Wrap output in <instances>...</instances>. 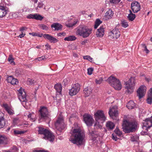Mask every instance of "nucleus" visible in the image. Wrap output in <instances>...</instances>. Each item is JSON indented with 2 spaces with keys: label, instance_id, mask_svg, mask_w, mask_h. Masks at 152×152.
Segmentation results:
<instances>
[{
  "label": "nucleus",
  "instance_id": "1",
  "mask_svg": "<svg viewBox=\"0 0 152 152\" xmlns=\"http://www.w3.org/2000/svg\"><path fill=\"white\" fill-rule=\"evenodd\" d=\"M85 136L84 133L79 129H74L71 133L69 140L74 144L81 145L83 143Z\"/></svg>",
  "mask_w": 152,
  "mask_h": 152
},
{
  "label": "nucleus",
  "instance_id": "2",
  "mask_svg": "<svg viewBox=\"0 0 152 152\" xmlns=\"http://www.w3.org/2000/svg\"><path fill=\"white\" fill-rule=\"evenodd\" d=\"M137 123L135 121L124 120L122 124L123 131L125 133H129L135 131L137 128Z\"/></svg>",
  "mask_w": 152,
  "mask_h": 152
},
{
  "label": "nucleus",
  "instance_id": "3",
  "mask_svg": "<svg viewBox=\"0 0 152 152\" xmlns=\"http://www.w3.org/2000/svg\"><path fill=\"white\" fill-rule=\"evenodd\" d=\"M38 132L39 134L43 135V139L51 142L54 141L55 136L51 131L42 127H39Z\"/></svg>",
  "mask_w": 152,
  "mask_h": 152
},
{
  "label": "nucleus",
  "instance_id": "4",
  "mask_svg": "<svg viewBox=\"0 0 152 152\" xmlns=\"http://www.w3.org/2000/svg\"><path fill=\"white\" fill-rule=\"evenodd\" d=\"M76 30L77 35L84 38L89 36L92 33V29L85 25H80L76 28Z\"/></svg>",
  "mask_w": 152,
  "mask_h": 152
},
{
  "label": "nucleus",
  "instance_id": "5",
  "mask_svg": "<svg viewBox=\"0 0 152 152\" xmlns=\"http://www.w3.org/2000/svg\"><path fill=\"white\" fill-rule=\"evenodd\" d=\"M18 98L20 101L22 102L23 106L28 108L30 107V104L29 102H27L26 99V93L24 90L20 88L18 91Z\"/></svg>",
  "mask_w": 152,
  "mask_h": 152
},
{
  "label": "nucleus",
  "instance_id": "6",
  "mask_svg": "<svg viewBox=\"0 0 152 152\" xmlns=\"http://www.w3.org/2000/svg\"><path fill=\"white\" fill-rule=\"evenodd\" d=\"M107 80L110 85L115 89L119 90L121 89L122 86L121 83L115 77L112 75L108 78Z\"/></svg>",
  "mask_w": 152,
  "mask_h": 152
},
{
  "label": "nucleus",
  "instance_id": "7",
  "mask_svg": "<svg viewBox=\"0 0 152 152\" xmlns=\"http://www.w3.org/2000/svg\"><path fill=\"white\" fill-rule=\"evenodd\" d=\"M135 77H131L125 83V88L129 93H131L133 91V87L135 85Z\"/></svg>",
  "mask_w": 152,
  "mask_h": 152
},
{
  "label": "nucleus",
  "instance_id": "8",
  "mask_svg": "<svg viewBox=\"0 0 152 152\" xmlns=\"http://www.w3.org/2000/svg\"><path fill=\"white\" fill-rule=\"evenodd\" d=\"M39 117L40 119L45 120L48 118V111L47 108L41 106L39 110Z\"/></svg>",
  "mask_w": 152,
  "mask_h": 152
},
{
  "label": "nucleus",
  "instance_id": "9",
  "mask_svg": "<svg viewBox=\"0 0 152 152\" xmlns=\"http://www.w3.org/2000/svg\"><path fill=\"white\" fill-rule=\"evenodd\" d=\"M55 125L56 128L58 130L61 131L64 129L66 126V125L64 123L63 118L60 117L58 118L55 123Z\"/></svg>",
  "mask_w": 152,
  "mask_h": 152
},
{
  "label": "nucleus",
  "instance_id": "10",
  "mask_svg": "<svg viewBox=\"0 0 152 152\" xmlns=\"http://www.w3.org/2000/svg\"><path fill=\"white\" fill-rule=\"evenodd\" d=\"M83 121L88 126H91L94 122L92 116L88 114H85L83 115Z\"/></svg>",
  "mask_w": 152,
  "mask_h": 152
},
{
  "label": "nucleus",
  "instance_id": "11",
  "mask_svg": "<svg viewBox=\"0 0 152 152\" xmlns=\"http://www.w3.org/2000/svg\"><path fill=\"white\" fill-rule=\"evenodd\" d=\"M94 117L96 120L97 121L99 120L102 121V122L106 120V118L104 115L103 111L99 110L94 114Z\"/></svg>",
  "mask_w": 152,
  "mask_h": 152
},
{
  "label": "nucleus",
  "instance_id": "12",
  "mask_svg": "<svg viewBox=\"0 0 152 152\" xmlns=\"http://www.w3.org/2000/svg\"><path fill=\"white\" fill-rule=\"evenodd\" d=\"M80 86L79 84L77 83L73 85L71 89L69 90V94L71 96L76 95L80 91Z\"/></svg>",
  "mask_w": 152,
  "mask_h": 152
},
{
  "label": "nucleus",
  "instance_id": "13",
  "mask_svg": "<svg viewBox=\"0 0 152 152\" xmlns=\"http://www.w3.org/2000/svg\"><path fill=\"white\" fill-rule=\"evenodd\" d=\"M152 126V116L147 118L143 120V122L142 128L143 129H145L147 131L148 129H149Z\"/></svg>",
  "mask_w": 152,
  "mask_h": 152
},
{
  "label": "nucleus",
  "instance_id": "14",
  "mask_svg": "<svg viewBox=\"0 0 152 152\" xmlns=\"http://www.w3.org/2000/svg\"><path fill=\"white\" fill-rule=\"evenodd\" d=\"M88 131L89 134V136L92 137L91 139L93 141H94L96 140L97 141L99 139L98 137L100 136L99 131H96L94 129L93 131H91L89 130Z\"/></svg>",
  "mask_w": 152,
  "mask_h": 152
},
{
  "label": "nucleus",
  "instance_id": "15",
  "mask_svg": "<svg viewBox=\"0 0 152 152\" xmlns=\"http://www.w3.org/2000/svg\"><path fill=\"white\" fill-rule=\"evenodd\" d=\"M146 87L144 86H142L140 87L137 91V96L139 99L142 98L145 94Z\"/></svg>",
  "mask_w": 152,
  "mask_h": 152
},
{
  "label": "nucleus",
  "instance_id": "16",
  "mask_svg": "<svg viewBox=\"0 0 152 152\" xmlns=\"http://www.w3.org/2000/svg\"><path fill=\"white\" fill-rule=\"evenodd\" d=\"M110 36L111 38L116 39L120 37V32L117 28H115L109 33Z\"/></svg>",
  "mask_w": 152,
  "mask_h": 152
},
{
  "label": "nucleus",
  "instance_id": "17",
  "mask_svg": "<svg viewBox=\"0 0 152 152\" xmlns=\"http://www.w3.org/2000/svg\"><path fill=\"white\" fill-rule=\"evenodd\" d=\"M131 7L133 12L134 13L138 12L140 10L141 8L140 4L137 1H136L132 3Z\"/></svg>",
  "mask_w": 152,
  "mask_h": 152
},
{
  "label": "nucleus",
  "instance_id": "18",
  "mask_svg": "<svg viewBox=\"0 0 152 152\" xmlns=\"http://www.w3.org/2000/svg\"><path fill=\"white\" fill-rule=\"evenodd\" d=\"M109 114L111 118H113V117H116L118 115L117 107L116 106H113L110 108Z\"/></svg>",
  "mask_w": 152,
  "mask_h": 152
},
{
  "label": "nucleus",
  "instance_id": "19",
  "mask_svg": "<svg viewBox=\"0 0 152 152\" xmlns=\"http://www.w3.org/2000/svg\"><path fill=\"white\" fill-rule=\"evenodd\" d=\"M43 37L45 39H48L51 42L55 43L58 41V40L49 34H44Z\"/></svg>",
  "mask_w": 152,
  "mask_h": 152
},
{
  "label": "nucleus",
  "instance_id": "20",
  "mask_svg": "<svg viewBox=\"0 0 152 152\" xmlns=\"http://www.w3.org/2000/svg\"><path fill=\"white\" fill-rule=\"evenodd\" d=\"M7 8L5 6L0 4V18L4 16L7 13Z\"/></svg>",
  "mask_w": 152,
  "mask_h": 152
},
{
  "label": "nucleus",
  "instance_id": "21",
  "mask_svg": "<svg viewBox=\"0 0 152 152\" xmlns=\"http://www.w3.org/2000/svg\"><path fill=\"white\" fill-rule=\"evenodd\" d=\"M51 27L54 30L58 31L62 29V26L58 23H54L51 25Z\"/></svg>",
  "mask_w": 152,
  "mask_h": 152
},
{
  "label": "nucleus",
  "instance_id": "22",
  "mask_svg": "<svg viewBox=\"0 0 152 152\" xmlns=\"http://www.w3.org/2000/svg\"><path fill=\"white\" fill-rule=\"evenodd\" d=\"M104 34V29L103 26H100V28L97 30L96 35L97 37L102 36Z\"/></svg>",
  "mask_w": 152,
  "mask_h": 152
},
{
  "label": "nucleus",
  "instance_id": "23",
  "mask_svg": "<svg viewBox=\"0 0 152 152\" xmlns=\"http://www.w3.org/2000/svg\"><path fill=\"white\" fill-rule=\"evenodd\" d=\"M152 88H150L148 92V97L147 99V103L149 104H152Z\"/></svg>",
  "mask_w": 152,
  "mask_h": 152
},
{
  "label": "nucleus",
  "instance_id": "24",
  "mask_svg": "<svg viewBox=\"0 0 152 152\" xmlns=\"http://www.w3.org/2000/svg\"><path fill=\"white\" fill-rule=\"evenodd\" d=\"M3 107L10 115H12L14 114V112L13 110L8 106L7 104H4Z\"/></svg>",
  "mask_w": 152,
  "mask_h": 152
},
{
  "label": "nucleus",
  "instance_id": "25",
  "mask_svg": "<svg viewBox=\"0 0 152 152\" xmlns=\"http://www.w3.org/2000/svg\"><path fill=\"white\" fill-rule=\"evenodd\" d=\"M113 15V12L112 11L111 9H109V10L105 13V17L106 18V19H109L112 18Z\"/></svg>",
  "mask_w": 152,
  "mask_h": 152
},
{
  "label": "nucleus",
  "instance_id": "26",
  "mask_svg": "<svg viewBox=\"0 0 152 152\" xmlns=\"http://www.w3.org/2000/svg\"><path fill=\"white\" fill-rule=\"evenodd\" d=\"M92 91V89L90 86L85 88L83 90L86 96H89L91 94Z\"/></svg>",
  "mask_w": 152,
  "mask_h": 152
},
{
  "label": "nucleus",
  "instance_id": "27",
  "mask_svg": "<svg viewBox=\"0 0 152 152\" xmlns=\"http://www.w3.org/2000/svg\"><path fill=\"white\" fill-rule=\"evenodd\" d=\"M106 126L109 130H112L114 128L115 125L113 122L108 121L106 123Z\"/></svg>",
  "mask_w": 152,
  "mask_h": 152
},
{
  "label": "nucleus",
  "instance_id": "28",
  "mask_svg": "<svg viewBox=\"0 0 152 152\" xmlns=\"http://www.w3.org/2000/svg\"><path fill=\"white\" fill-rule=\"evenodd\" d=\"M54 88L57 92L60 94H61L62 89V86L61 84H56L54 86Z\"/></svg>",
  "mask_w": 152,
  "mask_h": 152
},
{
  "label": "nucleus",
  "instance_id": "29",
  "mask_svg": "<svg viewBox=\"0 0 152 152\" xmlns=\"http://www.w3.org/2000/svg\"><path fill=\"white\" fill-rule=\"evenodd\" d=\"M135 106V103L132 100L130 101L127 104V107L129 109H132L134 108Z\"/></svg>",
  "mask_w": 152,
  "mask_h": 152
},
{
  "label": "nucleus",
  "instance_id": "30",
  "mask_svg": "<svg viewBox=\"0 0 152 152\" xmlns=\"http://www.w3.org/2000/svg\"><path fill=\"white\" fill-rule=\"evenodd\" d=\"M130 13L127 16L129 20L131 21H133L136 17L135 15L133 14L131 10L129 11Z\"/></svg>",
  "mask_w": 152,
  "mask_h": 152
},
{
  "label": "nucleus",
  "instance_id": "31",
  "mask_svg": "<svg viewBox=\"0 0 152 152\" xmlns=\"http://www.w3.org/2000/svg\"><path fill=\"white\" fill-rule=\"evenodd\" d=\"M6 121L3 117H0V129L3 128L5 126Z\"/></svg>",
  "mask_w": 152,
  "mask_h": 152
},
{
  "label": "nucleus",
  "instance_id": "32",
  "mask_svg": "<svg viewBox=\"0 0 152 152\" xmlns=\"http://www.w3.org/2000/svg\"><path fill=\"white\" fill-rule=\"evenodd\" d=\"M19 149L16 146H13L6 152H18Z\"/></svg>",
  "mask_w": 152,
  "mask_h": 152
},
{
  "label": "nucleus",
  "instance_id": "33",
  "mask_svg": "<svg viewBox=\"0 0 152 152\" xmlns=\"http://www.w3.org/2000/svg\"><path fill=\"white\" fill-rule=\"evenodd\" d=\"M77 38L74 36H69L68 37L65 38L64 39L65 41H72L75 40Z\"/></svg>",
  "mask_w": 152,
  "mask_h": 152
},
{
  "label": "nucleus",
  "instance_id": "34",
  "mask_svg": "<svg viewBox=\"0 0 152 152\" xmlns=\"http://www.w3.org/2000/svg\"><path fill=\"white\" fill-rule=\"evenodd\" d=\"M102 23V21L100 20L99 19H97L95 22V24L94 26V28H97Z\"/></svg>",
  "mask_w": 152,
  "mask_h": 152
},
{
  "label": "nucleus",
  "instance_id": "35",
  "mask_svg": "<svg viewBox=\"0 0 152 152\" xmlns=\"http://www.w3.org/2000/svg\"><path fill=\"white\" fill-rule=\"evenodd\" d=\"M102 127V126L99 124V122L97 121L95 123L94 125V130H96V129H99L100 130Z\"/></svg>",
  "mask_w": 152,
  "mask_h": 152
},
{
  "label": "nucleus",
  "instance_id": "36",
  "mask_svg": "<svg viewBox=\"0 0 152 152\" xmlns=\"http://www.w3.org/2000/svg\"><path fill=\"white\" fill-rule=\"evenodd\" d=\"M114 132L116 135H117L119 137L121 136L122 134V132H121L118 128H116L114 130Z\"/></svg>",
  "mask_w": 152,
  "mask_h": 152
},
{
  "label": "nucleus",
  "instance_id": "37",
  "mask_svg": "<svg viewBox=\"0 0 152 152\" xmlns=\"http://www.w3.org/2000/svg\"><path fill=\"white\" fill-rule=\"evenodd\" d=\"M26 132V131L18 130H14V133L15 135L21 134H23L24 133H25Z\"/></svg>",
  "mask_w": 152,
  "mask_h": 152
},
{
  "label": "nucleus",
  "instance_id": "38",
  "mask_svg": "<svg viewBox=\"0 0 152 152\" xmlns=\"http://www.w3.org/2000/svg\"><path fill=\"white\" fill-rule=\"evenodd\" d=\"M43 18L41 15H38L37 14H35L34 19L37 20H41Z\"/></svg>",
  "mask_w": 152,
  "mask_h": 152
},
{
  "label": "nucleus",
  "instance_id": "39",
  "mask_svg": "<svg viewBox=\"0 0 152 152\" xmlns=\"http://www.w3.org/2000/svg\"><path fill=\"white\" fill-rule=\"evenodd\" d=\"M29 34L32 35L33 36H37L39 37H42V34L37 33H30Z\"/></svg>",
  "mask_w": 152,
  "mask_h": 152
},
{
  "label": "nucleus",
  "instance_id": "40",
  "mask_svg": "<svg viewBox=\"0 0 152 152\" xmlns=\"http://www.w3.org/2000/svg\"><path fill=\"white\" fill-rule=\"evenodd\" d=\"M39 26L40 28H41L43 30H47L48 29V26L44 24H40L39 25Z\"/></svg>",
  "mask_w": 152,
  "mask_h": 152
},
{
  "label": "nucleus",
  "instance_id": "41",
  "mask_svg": "<svg viewBox=\"0 0 152 152\" xmlns=\"http://www.w3.org/2000/svg\"><path fill=\"white\" fill-rule=\"evenodd\" d=\"M121 24L122 26L124 28H126L128 26L127 22L125 20L121 21Z\"/></svg>",
  "mask_w": 152,
  "mask_h": 152
},
{
  "label": "nucleus",
  "instance_id": "42",
  "mask_svg": "<svg viewBox=\"0 0 152 152\" xmlns=\"http://www.w3.org/2000/svg\"><path fill=\"white\" fill-rule=\"evenodd\" d=\"M77 21H75L73 23H69L66 24V26L69 27H72L77 23Z\"/></svg>",
  "mask_w": 152,
  "mask_h": 152
},
{
  "label": "nucleus",
  "instance_id": "43",
  "mask_svg": "<svg viewBox=\"0 0 152 152\" xmlns=\"http://www.w3.org/2000/svg\"><path fill=\"white\" fill-rule=\"evenodd\" d=\"M83 58L84 59L87 60L92 62L93 61V58L89 56H83Z\"/></svg>",
  "mask_w": 152,
  "mask_h": 152
},
{
  "label": "nucleus",
  "instance_id": "44",
  "mask_svg": "<svg viewBox=\"0 0 152 152\" xmlns=\"http://www.w3.org/2000/svg\"><path fill=\"white\" fill-rule=\"evenodd\" d=\"M131 139L132 141H137L139 139V137L137 135L132 136L131 137Z\"/></svg>",
  "mask_w": 152,
  "mask_h": 152
},
{
  "label": "nucleus",
  "instance_id": "45",
  "mask_svg": "<svg viewBox=\"0 0 152 152\" xmlns=\"http://www.w3.org/2000/svg\"><path fill=\"white\" fill-rule=\"evenodd\" d=\"M103 80V78L102 77H100L98 79H96L95 82L97 84H101Z\"/></svg>",
  "mask_w": 152,
  "mask_h": 152
},
{
  "label": "nucleus",
  "instance_id": "46",
  "mask_svg": "<svg viewBox=\"0 0 152 152\" xmlns=\"http://www.w3.org/2000/svg\"><path fill=\"white\" fill-rule=\"evenodd\" d=\"M5 139L4 136L0 135V144H2L4 142Z\"/></svg>",
  "mask_w": 152,
  "mask_h": 152
},
{
  "label": "nucleus",
  "instance_id": "47",
  "mask_svg": "<svg viewBox=\"0 0 152 152\" xmlns=\"http://www.w3.org/2000/svg\"><path fill=\"white\" fill-rule=\"evenodd\" d=\"M18 83V80L16 79L13 78L12 80L11 81V83L12 85H15Z\"/></svg>",
  "mask_w": 152,
  "mask_h": 152
},
{
  "label": "nucleus",
  "instance_id": "48",
  "mask_svg": "<svg viewBox=\"0 0 152 152\" xmlns=\"http://www.w3.org/2000/svg\"><path fill=\"white\" fill-rule=\"evenodd\" d=\"M121 0H110V2L111 3L116 4L119 2Z\"/></svg>",
  "mask_w": 152,
  "mask_h": 152
},
{
  "label": "nucleus",
  "instance_id": "49",
  "mask_svg": "<svg viewBox=\"0 0 152 152\" xmlns=\"http://www.w3.org/2000/svg\"><path fill=\"white\" fill-rule=\"evenodd\" d=\"M93 69L92 68H88V73L89 75H91L93 71Z\"/></svg>",
  "mask_w": 152,
  "mask_h": 152
},
{
  "label": "nucleus",
  "instance_id": "50",
  "mask_svg": "<svg viewBox=\"0 0 152 152\" xmlns=\"http://www.w3.org/2000/svg\"><path fill=\"white\" fill-rule=\"evenodd\" d=\"M13 59L12 56L10 55L9 58H8V61L10 62L11 63H13V64H15V62L13 61Z\"/></svg>",
  "mask_w": 152,
  "mask_h": 152
},
{
  "label": "nucleus",
  "instance_id": "51",
  "mask_svg": "<svg viewBox=\"0 0 152 152\" xmlns=\"http://www.w3.org/2000/svg\"><path fill=\"white\" fill-rule=\"evenodd\" d=\"M35 16V14H30L28 15L27 18L29 19L32 18L34 19Z\"/></svg>",
  "mask_w": 152,
  "mask_h": 152
},
{
  "label": "nucleus",
  "instance_id": "52",
  "mask_svg": "<svg viewBox=\"0 0 152 152\" xmlns=\"http://www.w3.org/2000/svg\"><path fill=\"white\" fill-rule=\"evenodd\" d=\"M13 78V77L12 76L8 77L7 79V80L8 82L11 83V81L12 80Z\"/></svg>",
  "mask_w": 152,
  "mask_h": 152
},
{
  "label": "nucleus",
  "instance_id": "53",
  "mask_svg": "<svg viewBox=\"0 0 152 152\" xmlns=\"http://www.w3.org/2000/svg\"><path fill=\"white\" fill-rule=\"evenodd\" d=\"M28 81L29 82L30 84H31L34 83L36 82L34 80H33V79H31L30 78L28 79Z\"/></svg>",
  "mask_w": 152,
  "mask_h": 152
},
{
  "label": "nucleus",
  "instance_id": "54",
  "mask_svg": "<svg viewBox=\"0 0 152 152\" xmlns=\"http://www.w3.org/2000/svg\"><path fill=\"white\" fill-rule=\"evenodd\" d=\"M142 47L144 49V50L146 51V53H148L149 52V50L147 49L146 46L145 45H142Z\"/></svg>",
  "mask_w": 152,
  "mask_h": 152
},
{
  "label": "nucleus",
  "instance_id": "55",
  "mask_svg": "<svg viewBox=\"0 0 152 152\" xmlns=\"http://www.w3.org/2000/svg\"><path fill=\"white\" fill-rule=\"evenodd\" d=\"M44 5V4L41 2H39L38 4V7H39V8H42Z\"/></svg>",
  "mask_w": 152,
  "mask_h": 152
},
{
  "label": "nucleus",
  "instance_id": "56",
  "mask_svg": "<svg viewBox=\"0 0 152 152\" xmlns=\"http://www.w3.org/2000/svg\"><path fill=\"white\" fill-rule=\"evenodd\" d=\"M27 29V28L25 27H21L20 29V31H21L22 32H23V31L24 30H26Z\"/></svg>",
  "mask_w": 152,
  "mask_h": 152
},
{
  "label": "nucleus",
  "instance_id": "57",
  "mask_svg": "<svg viewBox=\"0 0 152 152\" xmlns=\"http://www.w3.org/2000/svg\"><path fill=\"white\" fill-rule=\"evenodd\" d=\"M32 114L31 113L29 114V115H28V118H29L30 120H32L33 121H34L33 118L31 117V116H32Z\"/></svg>",
  "mask_w": 152,
  "mask_h": 152
},
{
  "label": "nucleus",
  "instance_id": "58",
  "mask_svg": "<svg viewBox=\"0 0 152 152\" xmlns=\"http://www.w3.org/2000/svg\"><path fill=\"white\" fill-rule=\"evenodd\" d=\"M25 35V33H24L23 32H22L21 34H20L18 37L20 38H21L24 37Z\"/></svg>",
  "mask_w": 152,
  "mask_h": 152
},
{
  "label": "nucleus",
  "instance_id": "59",
  "mask_svg": "<svg viewBox=\"0 0 152 152\" xmlns=\"http://www.w3.org/2000/svg\"><path fill=\"white\" fill-rule=\"evenodd\" d=\"M65 33L62 32L59 33L57 34V35L58 36H65Z\"/></svg>",
  "mask_w": 152,
  "mask_h": 152
},
{
  "label": "nucleus",
  "instance_id": "60",
  "mask_svg": "<svg viewBox=\"0 0 152 152\" xmlns=\"http://www.w3.org/2000/svg\"><path fill=\"white\" fill-rule=\"evenodd\" d=\"M113 136V139L114 140H115V141H116L118 139L116 136V135H115V134H112Z\"/></svg>",
  "mask_w": 152,
  "mask_h": 152
},
{
  "label": "nucleus",
  "instance_id": "61",
  "mask_svg": "<svg viewBox=\"0 0 152 152\" xmlns=\"http://www.w3.org/2000/svg\"><path fill=\"white\" fill-rule=\"evenodd\" d=\"M45 47L46 48V49L47 50H49V49H50V46L48 44H47L45 45Z\"/></svg>",
  "mask_w": 152,
  "mask_h": 152
},
{
  "label": "nucleus",
  "instance_id": "62",
  "mask_svg": "<svg viewBox=\"0 0 152 152\" xmlns=\"http://www.w3.org/2000/svg\"><path fill=\"white\" fill-rule=\"evenodd\" d=\"M23 12H26L28 10V8L26 7H24L22 9Z\"/></svg>",
  "mask_w": 152,
  "mask_h": 152
},
{
  "label": "nucleus",
  "instance_id": "63",
  "mask_svg": "<svg viewBox=\"0 0 152 152\" xmlns=\"http://www.w3.org/2000/svg\"><path fill=\"white\" fill-rule=\"evenodd\" d=\"M12 15L15 18L18 17V15L15 13L13 14Z\"/></svg>",
  "mask_w": 152,
  "mask_h": 152
},
{
  "label": "nucleus",
  "instance_id": "64",
  "mask_svg": "<svg viewBox=\"0 0 152 152\" xmlns=\"http://www.w3.org/2000/svg\"><path fill=\"white\" fill-rule=\"evenodd\" d=\"M33 152H42V150H35L33 151Z\"/></svg>",
  "mask_w": 152,
  "mask_h": 152
}]
</instances>
